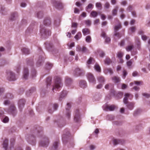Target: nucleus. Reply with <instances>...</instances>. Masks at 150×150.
<instances>
[{
  "instance_id": "38",
  "label": "nucleus",
  "mask_w": 150,
  "mask_h": 150,
  "mask_svg": "<svg viewBox=\"0 0 150 150\" xmlns=\"http://www.w3.org/2000/svg\"><path fill=\"white\" fill-rule=\"evenodd\" d=\"M90 15L92 17L95 18L98 16V13L97 12L94 11H93L91 13Z\"/></svg>"
},
{
  "instance_id": "51",
  "label": "nucleus",
  "mask_w": 150,
  "mask_h": 150,
  "mask_svg": "<svg viewBox=\"0 0 150 150\" xmlns=\"http://www.w3.org/2000/svg\"><path fill=\"white\" fill-rule=\"evenodd\" d=\"M3 117H4V118L3 120V122L4 123L7 122L9 120L8 118L6 116H4Z\"/></svg>"
},
{
  "instance_id": "14",
  "label": "nucleus",
  "mask_w": 150,
  "mask_h": 150,
  "mask_svg": "<svg viewBox=\"0 0 150 150\" xmlns=\"http://www.w3.org/2000/svg\"><path fill=\"white\" fill-rule=\"evenodd\" d=\"M29 71L28 68L27 67L25 68L23 74L24 78L25 79H27Z\"/></svg>"
},
{
  "instance_id": "19",
  "label": "nucleus",
  "mask_w": 150,
  "mask_h": 150,
  "mask_svg": "<svg viewBox=\"0 0 150 150\" xmlns=\"http://www.w3.org/2000/svg\"><path fill=\"white\" fill-rule=\"evenodd\" d=\"M82 73V71L79 68H76L75 71V75L77 76H80Z\"/></svg>"
},
{
  "instance_id": "40",
  "label": "nucleus",
  "mask_w": 150,
  "mask_h": 150,
  "mask_svg": "<svg viewBox=\"0 0 150 150\" xmlns=\"http://www.w3.org/2000/svg\"><path fill=\"white\" fill-rule=\"evenodd\" d=\"M104 62L105 64L107 65H109L111 61L110 59L109 58H106L105 59L104 61Z\"/></svg>"
},
{
  "instance_id": "39",
  "label": "nucleus",
  "mask_w": 150,
  "mask_h": 150,
  "mask_svg": "<svg viewBox=\"0 0 150 150\" xmlns=\"http://www.w3.org/2000/svg\"><path fill=\"white\" fill-rule=\"evenodd\" d=\"M60 21L59 19H57L55 20L54 24L55 26L57 27L60 24Z\"/></svg>"
},
{
  "instance_id": "1",
  "label": "nucleus",
  "mask_w": 150,
  "mask_h": 150,
  "mask_svg": "<svg viewBox=\"0 0 150 150\" xmlns=\"http://www.w3.org/2000/svg\"><path fill=\"white\" fill-rule=\"evenodd\" d=\"M42 129V127H38L36 128L34 131V134H32L29 137L28 140L27 139L28 143L32 145H35L36 141L35 136L41 137V140L39 142V145L44 147L48 146L49 143V139L47 137L43 135Z\"/></svg>"
},
{
  "instance_id": "17",
  "label": "nucleus",
  "mask_w": 150,
  "mask_h": 150,
  "mask_svg": "<svg viewBox=\"0 0 150 150\" xmlns=\"http://www.w3.org/2000/svg\"><path fill=\"white\" fill-rule=\"evenodd\" d=\"M104 72L105 74H107L108 73H109L110 75H111L113 73V71L112 69L110 68L105 69H104Z\"/></svg>"
},
{
  "instance_id": "18",
  "label": "nucleus",
  "mask_w": 150,
  "mask_h": 150,
  "mask_svg": "<svg viewBox=\"0 0 150 150\" xmlns=\"http://www.w3.org/2000/svg\"><path fill=\"white\" fill-rule=\"evenodd\" d=\"M13 97V95L12 94L10 93H6L3 98L4 99H6L9 100L12 99Z\"/></svg>"
},
{
  "instance_id": "64",
  "label": "nucleus",
  "mask_w": 150,
  "mask_h": 150,
  "mask_svg": "<svg viewBox=\"0 0 150 150\" xmlns=\"http://www.w3.org/2000/svg\"><path fill=\"white\" fill-rule=\"evenodd\" d=\"M95 148V146L93 145H91L89 147L90 150H94Z\"/></svg>"
},
{
  "instance_id": "45",
  "label": "nucleus",
  "mask_w": 150,
  "mask_h": 150,
  "mask_svg": "<svg viewBox=\"0 0 150 150\" xmlns=\"http://www.w3.org/2000/svg\"><path fill=\"white\" fill-rule=\"evenodd\" d=\"M36 72L35 69H33L32 70L31 72V75L32 77H34L36 76Z\"/></svg>"
},
{
  "instance_id": "9",
  "label": "nucleus",
  "mask_w": 150,
  "mask_h": 150,
  "mask_svg": "<svg viewBox=\"0 0 150 150\" xmlns=\"http://www.w3.org/2000/svg\"><path fill=\"white\" fill-rule=\"evenodd\" d=\"M115 108V106L113 105H108L107 104H105L103 106V109L105 111H108L109 110L110 111L114 110Z\"/></svg>"
},
{
  "instance_id": "36",
  "label": "nucleus",
  "mask_w": 150,
  "mask_h": 150,
  "mask_svg": "<svg viewBox=\"0 0 150 150\" xmlns=\"http://www.w3.org/2000/svg\"><path fill=\"white\" fill-rule=\"evenodd\" d=\"M58 147V143L57 142H55L53 144L52 147V150H56Z\"/></svg>"
},
{
  "instance_id": "28",
  "label": "nucleus",
  "mask_w": 150,
  "mask_h": 150,
  "mask_svg": "<svg viewBox=\"0 0 150 150\" xmlns=\"http://www.w3.org/2000/svg\"><path fill=\"white\" fill-rule=\"evenodd\" d=\"M112 80L115 83H118L120 81V78L117 76H114L112 78Z\"/></svg>"
},
{
  "instance_id": "63",
  "label": "nucleus",
  "mask_w": 150,
  "mask_h": 150,
  "mask_svg": "<svg viewBox=\"0 0 150 150\" xmlns=\"http://www.w3.org/2000/svg\"><path fill=\"white\" fill-rule=\"evenodd\" d=\"M141 37L142 40H143L145 41L147 40V37L145 35H142Z\"/></svg>"
},
{
  "instance_id": "10",
  "label": "nucleus",
  "mask_w": 150,
  "mask_h": 150,
  "mask_svg": "<svg viewBox=\"0 0 150 150\" xmlns=\"http://www.w3.org/2000/svg\"><path fill=\"white\" fill-rule=\"evenodd\" d=\"M58 105L57 104H54L53 105H50L49 108L48 112L50 113H52L54 111L56 110L58 108Z\"/></svg>"
},
{
  "instance_id": "59",
  "label": "nucleus",
  "mask_w": 150,
  "mask_h": 150,
  "mask_svg": "<svg viewBox=\"0 0 150 150\" xmlns=\"http://www.w3.org/2000/svg\"><path fill=\"white\" fill-rule=\"evenodd\" d=\"M81 49L82 48H81L80 46H78L76 47V50L77 51L81 52Z\"/></svg>"
},
{
  "instance_id": "13",
  "label": "nucleus",
  "mask_w": 150,
  "mask_h": 150,
  "mask_svg": "<svg viewBox=\"0 0 150 150\" xmlns=\"http://www.w3.org/2000/svg\"><path fill=\"white\" fill-rule=\"evenodd\" d=\"M36 32L34 29L29 27L26 30L25 33L26 35H28L32 33L35 34Z\"/></svg>"
},
{
  "instance_id": "20",
  "label": "nucleus",
  "mask_w": 150,
  "mask_h": 150,
  "mask_svg": "<svg viewBox=\"0 0 150 150\" xmlns=\"http://www.w3.org/2000/svg\"><path fill=\"white\" fill-rule=\"evenodd\" d=\"M44 24L46 25H49L51 24V21L50 18H47L45 19L44 21Z\"/></svg>"
},
{
  "instance_id": "29",
  "label": "nucleus",
  "mask_w": 150,
  "mask_h": 150,
  "mask_svg": "<svg viewBox=\"0 0 150 150\" xmlns=\"http://www.w3.org/2000/svg\"><path fill=\"white\" fill-rule=\"evenodd\" d=\"M22 51L23 53L25 54H28L30 53L29 50L26 48H23L22 49Z\"/></svg>"
},
{
  "instance_id": "58",
  "label": "nucleus",
  "mask_w": 150,
  "mask_h": 150,
  "mask_svg": "<svg viewBox=\"0 0 150 150\" xmlns=\"http://www.w3.org/2000/svg\"><path fill=\"white\" fill-rule=\"evenodd\" d=\"M142 95L146 98H148L150 97V95L146 93H142Z\"/></svg>"
},
{
  "instance_id": "24",
  "label": "nucleus",
  "mask_w": 150,
  "mask_h": 150,
  "mask_svg": "<svg viewBox=\"0 0 150 150\" xmlns=\"http://www.w3.org/2000/svg\"><path fill=\"white\" fill-rule=\"evenodd\" d=\"M17 17V13H14L11 14L10 19L12 21L16 19Z\"/></svg>"
},
{
  "instance_id": "34",
  "label": "nucleus",
  "mask_w": 150,
  "mask_h": 150,
  "mask_svg": "<svg viewBox=\"0 0 150 150\" xmlns=\"http://www.w3.org/2000/svg\"><path fill=\"white\" fill-rule=\"evenodd\" d=\"M113 87V85L111 83L107 84L105 86V88L106 89H112Z\"/></svg>"
},
{
  "instance_id": "54",
  "label": "nucleus",
  "mask_w": 150,
  "mask_h": 150,
  "mask_svg": "<svg viewBox=\"0 0 150 150\" xmlns=\"http://www.w3.org/2000/svg\"><path fill=\"white\" fill-rule=\"evenodd\" d=\"M107 119L110 120H112L114 119L113 117L110 115H108L107 116Z\"/></svg>"
},
{
  "instance_id": "8",
  "label": "nucleus",
  "mask_w": 150,
  "mask_h": 150,
  "mask_svg": "<svg viewBox=\"0 0 150 150\" xmlns=\"http://www.w3.org/2000/svg\"><path fill=\"white\" fill-rule=\"evenodd\" d=\"M87 79L90 83L95 84L96 80L93 75L91 73H88L87 74Z\"/></svg>"
},
{
  "instance_id": "27",
  "label": "nucleus",
  "mask_w": 150,
  "mask_h": 150,
  "mask_svg": "<svg viewBox=\"0 0 150 150\" xmlns=\"http://www.w3.org/2000/svg\"><path fill=\"white\" fill-rule=\"evenodd\" d=\"M95 62V61L94 59L93 58L90 57L87 62V64L88 65L93 64H94Z\"/></svg>"
},
{
  "instance_id": "4",
  "label": "nucleus",
  "mask_w": 150,
  "mask_h": 150,
  "mask_svg": "<svg viewBox=\"0 0 150 150\" xmlns=\"http://www.w3.org/2000/svg\"><path fill=\"white\" fill-rule=\"evenodd\" d=\"M40 30L41 35L45 38L51 35V31L45 29L43 25H40Z\"/></svg>"
},
{
  "instance_id": "23",
  "label": "nucleus",
  "mask_w": 150,
  "mask_h": 150,
  "mask_svg": "<svg viewBox=\"0 0 150 150\" xmlns=\"http://www.w3.org/2000/svg\"><path fill=\"white\" fill-rule=\"evenodd\" d=\"M82 32L83 35H86L90 33V30L87 28H85L83 29Z\"/></svg>"
},
{
  "instance_id": "6",
  "label": "nucleus",
  "mask_w": 150,
  "mask_h": 150,
  "mask_svg": "<svg viewBox=\"0 0 150 150\" xmlns=\"http://www.w3.org/2000/svg\"><path fill=\"white\" fill-rule=\"evenodd\" d=\"M6 78L10 81H14L16 80L14 74L10 70L6 72Z\"/></svg>"
},
{
  "instance_id": "26",
  "label": "nucleus",
  "mask_w": 150,
  "mask_h": 150,
  "mask_svg": "<svg viewBox=\"0 0 150 150\" xmlns=\"http://www.w3.org/2000/svg\"><path fill=\"white\" fill-rule=\"evenodd\" d=\"M114 35L115 37V40H117L121 37V35L120 34L117 32H114Z\"/></svg>"
},
{
  "instance_id": "21",
  "label": "nucleus",
  "mask_w": 150,
  "mask_h": 150,
  "mask_svg": "<svg viewBox=\"0 0 150 150\" xmlns=\"http://www.w3.org/2000/svg\"><path fill=\"white\" fill-rule=\"evenodd\" d=\"M8 140L6 139L3 142L2 146L5 150H6L8 146Z\"/></svg>"
},
{
  "instance_id": "37",
  "label": "nucleus",
  "mask_w": 150,
  "mask_h": 150,
  "mask_svg": "<svg viewBox=\"0 0 150 150\" xmlns=\"http://www.w3.org/2000/svg\"><path fill=\"white\" fill-rule=\"evenodd\" d=\"M72 82L71 79L70 78L67 77L66 78V83L67 85H69Z\"/></svg>"
},
{
  "instance_id": "35",
  "label": "nucleus",
  "mask_w": 150,
  "mask_h": 150,
  "mask_svg": "<svg viewBox=\"0 0 150 150\" xmlns=\"http://www.w3.org/2000/svg\"><path fill=\"white\" fill-rule=\"evenodd\" d=\"M82 36V34L80 32H79L75 36V38L78 40L80 39Z\"/></svg>"
},
{
  "instance_id": "46",
  "label": "nucleus",
  "mask_w": 150,
  "mask_h": 150,
  "mask_svg": "<svg viewBox=\"0 0 150 150\" xmlns=\"http://www.w3.org/2000/svg\"><path fill=\"white\" fill-rule=\"evenodd\" d=\"M123 53L121 52H119L117 53V57L121 59L122 58L123 56Z\"/></svg>"
},
{
  "instance_id": "48",
  "label": "nucleus",
  "mask_w": 150,
  "mask_h": 150,
  "mask_svg": "<svg viewBox=\"0 0 150 150\" xmlns=\"http://www.w3.org/2000/svg\"><path fill=\"white\" fill-rule=\"evenodd\" d=\"M110 6L109 3L108 2H106L104 4V7L106 9H108Z\"/></svg>"
},
{
  "instance_id": "52",
  "label": "nucleus",
  "mask_w": 150,
  "mask_h": 150,
  "mask_svg": "<svg viewBox=\"0 0 150 150\" xmlns=\"http://www.w3.org/2000/svg\"><path fill=\"white\" fill-rule=\"evenodd\" d=\"M68 134H64L62 136V139L64 142L65 139L67 138V137L68 136Z\"/></svg>"
},
{
  "instance_id": "30",
  "label": "nucleus",
  "mask_w": 150,
  "mask_h": 150,
  "mask_svg": "<svg viewBox=\"0 0 150 150\" xmlns=\"http://www.w3.org/2000/svg\"><path fill=\"white\" fill-rule=\"evenodd\" d=\"M119 8L118 6H116L115 8L112 11V13L113 16H116L117 13V10Z\"/></svg>"
},
{
  "instance_id": "11",
  "label": "nucleus",
  "mask_w": 150,
  "mask_h": 150,
  "mask_svg": "<svg viewBox=\"0 0 150 150\" xmlns=\"http://www.w3.org/2000/svg\"><path fill=\"white\" fill-rule=\"evenodd\" d=\"M25 103V100L23 99H21L19 101L18 103V106L20 112H21L22 111L23 108L24 106Z\"/></svg>"
},
{
  "instance_id": "62",
  "label": "nucleus",
  "mask_w": 150,
  "mask_h": 150,
  "mask_svg": "<svg viewBox=\"0 0 150 150\" xmlns=\"http://www.w3.org/2000/svg\"><path fill=\"white\" fill-rule=\"evenodd\" d=\"M127 74V73L126 72V71L124 70L123 71V78L125 79V77H126V76Z\"/></svg>"
},
{
  "instance_id": "61",
  "label": "nucleus",
  "mask_w": 150,
  "mask_h": 150,
  "mask_svg": "<svg viewBox=\"0 0 150 150\" xmlns=\"http://www.w3.org/2000/svg\"><path fill=\"white\" fill-rule=\"evenodd\" d=\"M42 60V59H40L38 60V61L37 63V66L39 67L41 63V60Z\"/></svg>"
},
{
  "instance_id": "16",
  "label": "nucleus",
  "mask_w": 150,
  "mask_h": 150,
  "mask_svg": "<svg viewBox=\"0 0 150 150\" xmlns=\"http://www.w3.org/2000/svg\"><path fill=\"white\" fill-rule=\"evenodd\" d=\"M79 86L82 88H85L86 87L87 84L86 81L84 80L80 81L79 83Z\"/></svg>"
},
{
  "instance_id": "56",
  "label": "nucleus",
  "mask_w": 150,
  "mask_h": 150,
  "mask_svg": "<svg viewBox=\"0 0 150 150\" xmlns=\"http://www.w3.org/2000/svg\"><path fill=\"white\" fill-rule=\"evenodd\" d=\"M110 41V38L106 37L105 38V42L106 43H108Z\"/></svg>"
},
{
  "instance_id": "43",
  "label": "nucleus",
  "mask_w": 150,
  "mask_h": 150,
  "mask_svg": "<svg viewBox=\"0 0 150 150\" xmlns=\"http://www.w3.org/2000/svg\"><path fill=\"white\" fill-rule=\"evenodd\" d=\"M86 41L88 43H90L91 41V38L90 36H87L85 39Z\"/></svg>"
},
{
  "instance_id": "7",
  "label": "nucleus",
  "mask_w": 150,
  "mask_h": 150,
  "mask_svg": "<svg viewBox=\"0 0 150 150\" xmlns=\"http://www.w3.org/2000/svg\"><path fill=\"white\" fill-rule=\"evenodd\" d=\"M71 107L70 103H67V107L66 108V111L65 112L66 117L68 119H69L71 116V112L69 109Z\"/></svg>"
},
{
  "instance_id": "12",
  "label": "nucleus",
  "mask_w": 150,
  "mask_h": 150,
  "mask_svg": "<svg viewBox=\"0 0 150 150\" xmlns=\"http://www.w3.org/2000/svg\"><path fill=\"white\" fill-rule=\"evenodd\" d=\"M74 120L75 122H77L80 119V115L78 110L74 111Z\"/></svg>"
},
{
  "instance_id": "60",
  "label": "nucleus",
  "mask_w": 150,
  "mask_h": 150,
  "mask_svg": "<svg viewBox=\"0 0 150 150\" xmlns=\"http://www.w3.org/2000/svg\"><path fill=\"white\" fill-rule=\"evenodd\" d=\"M125 42L124 40H122L121 41L120 43H119V44L120 45V46H124L125 45Z\"/></svg>"
},
{
  "instance_id": "5",
  "label": "nucleus",
  "mask_w": 150,
  "mask_h": 150,
  "mask_svg": "<svg viewBox=\"0 0 150 150\" xmlns=\"http://www.w3.org/2000/svg\"><path fill=\"white\" fill-rule=\"evenodd\" d=\"M6 111L10 114H11L14 116L17 113L16 109L15 106L13 105H11L8 109L6 110Z\"/></svg>"
},
{
  "instance_id": "22",
  "label": "nucleus",
  "mask_w": 150,
  "mask_h": 150,
  "mask_svg": "<svg viewBox=\"0 0 150 150\" xmlns=\"http://www.w3.org/2000/svg\"><path fill=\"white\" fill-rule=\"evenodd\" d=\"M121 28V25L119 21H118V24L115 25V26L114 30V32H117L119 29H120Z\"/></svg>"
},
{
  "instance_id": "41",
  "label": "nucleus",
  "mask_w": 150,
  "mask_h": 150,
  "mask_svg": "<svg viewBox=\"0 0 150 150\" xmlns=\"http://www.w3.org/2000/svg\"><path fill=\"white\" fill-rule=\"evenodd\" d=\"M133 48V45H129L126 47V49L127 51L129 52L132 50Z\"/></svg>"
},
{
  "instance_id": "31",
  "label": "nucleus",
  "mask_w": 150,
  "mask_h": 150,
  "mask_svg": "<svg viewBox=\"0 0 150 150\" xmlns=\"http://www.w3.org/2000/svg\"><path fill=\"white\" fill-rule=\"evenodd\" d=\"M94 68L97 72H100L101 71L100 68L98 64H96L94 66Z\"/></svg>"
},
{
  "instance_id": "44",
  "label": "nucleus",
  "mask_w": 150,
  "mask_h": 150,
  "mask_svg": "<svg viewBox=\"0 0 150 150\" xmlns=\"http://www.w3.org/2000/svg\"><path fill=\"white\" fill-rule=\"evenodd\" d=\"M5 100L4 101L3 104L4 105H8L9 104L10 102L9 100L6 99H4Z\"/></svg>"
},
{
  "instance_id": "32",
  "label": "nucleus",
  "mask_w": 150,
  "mask_h": 150,
  "mask_svg": "<svg viewBox=\"0 0 150 150\" xmlns=\"http://www.w3.org/2000/svg\"><path fill=\"white\" fill-rule=\"evenodd\" d=\"M52 81L51 78L50 77H48L47 78L46 83L47 84V87H48V86H50L51 84Z\"/></svg>"
},
{
  "instance_id": "15",
  "label": "nucleus",
  "mask_w": 150,
  "mask_h": 150,
  "mask_svg": "<svg viewBox=\"0 0 150 150\" xmlns=\"http://www.w3.org/2000/svg\"><path fill=\"white\" fill-rule=\"evenodd\" d=\"M113 142L114 145H116L119 144H123L124 142V141L122 140L115 139H113Z\"/></svg>"
},
{
  "instance_id": "33",
  "label": "nucleus",
  "mask_w": 150,
  "mask_h": 150,
  "mask_svg": "<svg viewBox=\"0 0 150 150\" xmlns=\"http://www.w3.org/2000/svg\"><path fill=\"white\" fill-rule=\"evenodd\" d=\"M98 81L101 83H103L105 81L104 78L102 76H100L98 78Z\"/></svg>"
},
{
  "instance_id": "49",
  "label": "nucleus",
  "mask_w": 150,
  "mask_h": 150,
  "mask_svg": "<svg viewBox=\"0 0 150 150\" xmlns=\"http://www.w3.org/2000/svg\"><path fill=\"white\" fill-rule=\"evenodd\" d=\"M93 5L91 4H89L88 6L86 7V9L87 11L88 9H90L93 8Z\"/></svg>"
},
{
  "instance_id": "53",
  "label": "nucleus",
  "mask_w": 150,
  "mask_h": 150,
  "mask_svg": "<svg viewBox=\"0 0 150 150\" xmlns=\"http://www.w3.org/2000/svg\"><path fill=\"white\" fill-rule=\"evenodd\" d=\"M52 64L50 63H48L47 64L46 67L48 69H50L52 67Z\"/></svg>"
},
{
  "instance_id": "50",
  "label": "nucleus",
  "mask_w": 150,
  "mask_h": 150,
  "mask_svg": "<svg viewBox=\"0 0 150 150\" xmlns=\"http://www.w3.org/2000/svg\"><path fill=\"white\" fill-rule=\"evenodd\" d=\"M84 22L88 26H90L91 24V22L90 20H85Z\"/></svg>"
},
{
  "instance_id": "47",
  "label": "nucleus",
  "mask_w": 150,
  "mask_h": 150,
  "mask_svg": "<svg viewBox=\"0 0 150 150\" xmlns=\"http://www.w3.org/2000/svg\"><path fill=\"white\" fill-rule=\"evenodd\" d=\"M61 4L59 2H55L54 3V5L57 8H59V6L61 5Z\"/></svg>"
},
{
  "instance_id": "42",
  "label": "nucleus",
  "mask_w": 150,
  "mask_h": 150,
  "mask_svg": "<svg viewBox=\"0 0 150 150\" xmlns=\"http://www.w3.org/2000/svg\"><path fill=\"white\" fill-rule=\"evenodd\" d=\"M37 17L39 18H41L43 16V13L42 12H38L37 13Z\"/></svg>"
},
{
  "instance_id": "3",
  "label": "nucleus",
  "mask_w": 150,
  "mask_h": 150,
  "mask_svg": "<svg viewBox=\"0 0 150 150\" xmlns=\"http://www.w3.org/2000/svg\"><path fill=\"white\" fill-rule=\"evenodd\" d=\"M62 84L61 78L58 77H56L55 79L54 84L53 85L52 90L54 89L57 90L62 87Z\"/></svg>"
},
{
  "instance_id": "25",
  "label": "nucleus",
  "mask_w": 150,
  "mask_h": 150,
  "mask_svg": "<svg viewBox=\"0 0 150 150\" xmlns=\"http://www.w3.org/2000/svg\"><path fill=\"white\" fill-rule=\"evenodd\" d=\"M67 91H62L59 97V100H61L62 98L66 96H67Z\"/></svg>"
},
{
  "instance_id": "2",
  "label": "nucleus",
  "mask_w": 150,
  "mask_h": 150,
  "mask_svg": "<svg viewBox=\"0 0 150 150\" xmlns=\"http://www.w3.org/2000/svg\"><path fill=\"white\" fill-rule=\"evenodd\" d=\"M125 97L123 99L124 103L126 105L127 108L130 110H132L134 107L135 103L134 102H129L128 101V98L131 99L133 98L132 94L126 93L125 95Z\"/></svg>"
},
{
  "instance_id": "55",
  "label": "nucleus",
  "mask_w": 150,
  "mask_h": 150,
  "mask_svg": "<svg viewBox=\"0 0 150 150\" xmlns=\"http://www.w3.org/2000/svg\"><path fill=\"white\" fill-rule=\"evenodd\" d=\"M96 7L97 8H102V5L101 4L100 2H97L96 4Z\"/></svg>"
},
{
  "instance_id": "57",
  "label": "nucleus",
  "mask_w": 150,
  "mask_h": 150,
  "mask_svg": "<svg viewBox=\"0 0 150 150\" xmlns=\"http://www.w3.org/2000/svg\"><path fill=\"white\" fill-rule=\"evenodd\" d=\"M87 49L85 47H82L81 52H86L87 51Z\"/></svg>"
}]
</instances>
